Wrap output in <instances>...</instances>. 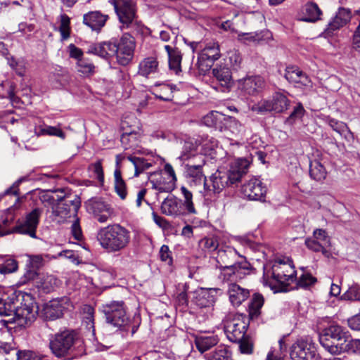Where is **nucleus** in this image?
<instances>
[{
	"mask_svg": "<svg viewBox=\"0 0 360 360\" xmlns=\"http://www.w3.org/2000/svg\"><path fill=\"white\" fill-rule=\"evenodd\" d=\"M249 161L245 158H238L231 163L230 169H219L207 179H205L204 196L208 198L221 193L226 187L240 181L247 172Z\"/></svg>",
	"mask_w": 360,
	"mask_h": 360,
	"instance_id": "f257e3e1",
	"label": "nucleus"
},
{
	"mask_svg": "<svg viewBox=\"0 0 360 360\" xmlns=\"http://www.w3.org/2000/svg\"><path fill=\"white\" fill-rule=\"evenodd\" d=\"M49 347L51 353L58 358H65L81 352L83 340L78 331L63 328L49 337Z\"/></svg>",
	"mask_w": 360,
	"mask_h": 360,
	"instance_id": "f03ea898",
	"label": "nucleus"
},
{
	"mask_svg": "<svg viewBox=\"0 0 360 360\" xmlns=\"http://www.w3.org/2000/svg\"><path fill=\"white\" fill-rule=\"evenodd\" d=\"M97 240L100 245L108 253L125 250L131 241V233L118 224L108 225L98 230Z\"/></svg>",
	"mask_w": 360,
	"mask_h": 360,
	"instance_id": "7ed1b4c3",
	"label": "nucleus"
},
{
	"mask_svg": "<svg viewBox=\"0 0 360 360\" xmlns=\"http://www.w3.org/2000/svg\"><path fill=\"white\" fill-rule=\"evenodd\" d=\"M319 342L331 354H339L347 349L350 336L348 331L335 322L319 328Z\"/></svg>",
	"mask_w": 360,
	"mask_h": 360,
	"instance_id": "20e7f679",
	"label": "nucleus"
},
{
	"mask_svg": "<svg viewBox=\"0 0 360 360\" xmlns=\"http://www.w3.org/2000/svg\"><path fill=\"white\" fill-rule=\"evenodd\" d=\"M264 284L271 289L287 287L296 281V271L290 258L278 259L274 263L271 269L264 273Z\"/></svg>",
	"mask_w": 360,
	"mask_h": 360,
	"instance_id": "39448f33",
	"label": "nucleus"
},
{
	"mask_svg": "<svg viewBox=\"0 0 360 360\" xmlns=\"http://www.w3.org/2000/svg\"><path fill=\"white\" fill-rule=\"evenodd\" d=\"M36 313L32 304L15 307L13 302H6L0 297V316L8 317L5 320L6 323H14L19 327H25L34 321Z\"/></svg>",
	"mask_w": 360,
	"mask_h": 360,
	"instance_id": "423d86ee",
	"label": "nucleus"
},
{
	"mask_svg": "<svg viewBox=\"0 0 360 360\" xmlns=\"http://www.w3.org/2000/svg\"><path fill=\"white\" fill-rule=\"evenodd\" d=\"M42 212V209L39 207L33 209L23 219H19L16 225L11 230H6L0 225V236L17 233L27 235L32 238H37L36 234L37 229L39 226Z\"/></svg>",
	"mask_w": 360,
	"mask_h": 360,
	"instance_id": "0eeeda50",
	"label": "nucleus"
},
{
	"mask_svg": "<svg viewBox=\"0 0 360 360\" xmlns=\"http://www.w3.org/2000/svg\"><path fill=\"white\" fill-rule=\"evenodd\" d=\"M290 103V100L288 98V93L279 91L274 92L268 99L261 100L254 104L252 110L260 114L283 113L289 109Z\"/></svg>",
	"mask_w": 360,
	"mask_h": 360,
	"instance_id": "6e6552de",
	"label": "nucleus"
},
{
	"mask_svg": "<svg viewBox=\"0 0 360 360\" xmlns=\"http://www.w3.org/2000/svg\"><path fill=\"white\" fill-rule=\"evenodd\" d=\"M102 311L108 323L126 330L129 323L123 301H112L102 306Z\"/></svg>",
	"mask_w": 360,
	"mask_h": 360,
	"instance_id": "1a4fd4ad",
	"label": "nucleus"
},
{
	"mask_svg": "<svg viewBox=\"0 0 360 360\" xmlns=\"http://www.w3.org/2000/svg\"><path fill=\"white\" fill-rule=\"evenodd\" d=\"M292 360H321L315 344L310 338L297 340L290 347Z\"/></svg>",
	"mask_w": 360,
	"mask_h": 360,
	"instance_id": "9d476101",
	"label": "nucleus"
},
{
	"mask_svg": "<svg viewBox=\"0 0 360 360\" xmlns=\"http://www.w3.org/2000/svg\"><path fill=\"white\" fill-rule=\"evenodd\" d=\"M136 47L135 39L129 33H124L118 41H115V56L117 63L123 66L133 59Z\"/></svg>",
	"mask_w": 360,
	"mask_h": 360,
	"instance_id": "9b49d317",
	"label": "nucleus"
},
{
	"mask_svg": "<svg viewBox=\"0 0 360 360\" xmlns=\"http://www.w3.org/2000/svg\"><path fill=\"white\" fill-rule=\"evenodd\" d=\"M220 270L219 278L223 282L229 283H236L250 274L251 269L250 264L246 260H241L240 264L229 266H218Z\"/></svg>",
	"mask_w": 360,
	"mask_h": 360,
	"instance_id": "f8f14e48",
	"label": "nucleus"
},
{
	"mask_svg": "<svg viewBox=\"0 0 360 360\" xmlns=\"http://www.w3.org/2000/svg\"><path fill=\"white\" fill-rule=\"evenodd\" d=\"M305 245L309 250L315 252H321L326 258L331 256L330 250L331 246L330 238L324 229H315L313 232V236L305 240Z\"/></svg>",
	"mask_w": 360,
	"mask_h": 360,
	"instance_id": "ddd939ff",
	"label": "nucleus"
},
{
	"mask_svg": "<svg viewBox=\"0 0 360 360\" xmlns=\"http://www.w3.org/2000/svg\"><path fill=\"white\" fill-rule=\"evenodd\" d=\"M122 26H127L137 18L136 3L134 0H109Z\"/></svg>",
	"mask_w": 360,
	"mask_h": 360,
	"instance_id": "4468645a",
	"label": "nucleus"
},
{
	"mask_svg": "<svg viewBox=\"0 0 360 360\" xmlns=\"http://www.w3.org/2000/svg\"><path fill=\"white\" fill-rule=\"evenodd\" d=\"M221 56L219 44L217 41H210L201 50L198 57L197 66L200 73L205 74L213 63Z\"/></svg>",
	"mask_w": 360,
	"mask_h": 360,
	"instance_id": "2eb2a0df",
	"label": "nucleus"
},
{
	"mask_svg": "<svg viewBox=\"0 0 360 360\" xmlns=\"http://www.w3.org/2000/svg\"><path fill=\"white\" fill-rule=\"evenodd\" d=\"M247 328L248 323L239 315L226 319L224 321V333L232 342L241 341L245 336Z\"/></svg>",
	"mask_w": 360,
	"mask_h": 360,
	"instance_id": "dca6fc26",
	"label": "nucleus"
},
{
	"mask_svg": "<svg viewBox=\"0 0 360 360\" xmlns=\"http://www.w3.org/2000/svg\"><path fill=\"white\" fill-rule=\"evenodd\" d=\"M351 11L345 8H340L335 15L329 21L326 28L321 34L324 38L333 37L337 31L346 25L351 20Z\"/></svg>",
	"mask_w": 360,
	"mask_h": 360,
	"instance_id": "f3484780",
	"label": "nucleus"
},
{
	"mask_svg": "<svg viewBox=\"0 0 360 360\" xmlns=\"http://www.w3.org/2000/svg\"><path fill=\"white\" fill-rule=\"evenodd\" d=\"M243 196L250 200L265 201L266 188L257 178H252L245 182L241 188Z\"/></svg>",
	"mask_w": 360,
	"mask_h": 360,
	"instance_id": "a211bd4d",
	"label": "nucleus"
},
{
	"mask_svg": "<svg viewBox=\"0 0 360 360\" xmlns=\"http://www.w3.org/2000/svg\"><path fill=\"white\" fill-rule=\"evenodd\" d=\"M160 210L163 214L172 218H181L189 215L181 203V199L174 195H168L162 202Z\"/></svg>",
	"mask_w": 360,
	"mask_h": 360,
	"instance_id": "6ab92c4d",
	"label": "nucleus"
},
{
	"mask_svg": "<svg viewBox=\"0 0 360 360\" xmlns=\"http://www.w3.org/2000/svg\"><path fill=\"white\" fill-rule=\"evenodd\" d=\"M68 302V297L53 299L46 303L42 309V315L45 319L55 320L60 318Z\"/></svg>",
	"mask_w": 360,
	"mask_h": 360,
	"instance_id": "aec40b11",
	"label": "nucleus"
},
{
	"mask_svg": "<svg viewBox=\"0 0 360 360\" xmlns=\"http://www.w3.org/2000/svg\"><path fill=\"white\" fill-rule=\"evenodd\" d=\"M88 212L92 214L100 223L106 222L112 214V209L101 200H91L86 205Z\"/></svg>",
	"mask_w": 360,
	"mask_h": 360,
	"instance_id": "412c9836",
	"label": "nucleus"
},
{
	"mask_svg": "<svg viewBox=\"0 0 360 360\" xmlns=\"http://www.w3.org/2000/svg\"><path fill=\"white\" fill-rule=\"evenodd\" d=\"M216 259L218 267L240 264L241 260L245 259L233 247L226 246L219 249Z\"/></svg>",
	"mask_w": 360,
	"mask_h": 360,
	"instance_id": "4be33fe9",
	"label": "nucleus"
},
{
	"mask_svg": "<svg viewBox=\"0 0 360 360\" xmlns=\"http://www.w3.org/2000/svg\"><path fill=\"white\" fill-rule=\"evenodd\" d=\"M197 158H198V160L185 165L186 176L195 184L202 182L205 184V179H207V178L203 173L202 167L205 161L202 155L198 156Z\"/></svg>",
	"mask_w": 360,
	"mask_h": 360,
	"instance_id": "5701e85b",
	"label": "nucleus"
},
{
	"mask_svg": "<svg viewBox=\"0 0 360 360\" xmlns=\"http://www.w3.org/2000/svg\"><path fill=\"white\" fill-rule=\"evenodd\" d=\"M160 72L159 61L155 56L141 60L138 67V75L146 78H155Z\"/></svg>",
	"mask_w": 360,
	"mask_h": 360,
	"instance_id": "b1692460",
	"label": "nucleus"
},
{
	"mask_svg": "<svg viewBox=\"0 0 360 360\" xmlns=\"http://www.w3.org/2000/svg\"><path fill=\"white\" fill-rule=\"evenodd\" d=\"M299 15L301 21L316 22L321 19L323 11L316 3L307 1L301 7Z\"/></svg>",
	"mask_w": 360,
	"mask_h": 360,
	"instance_id": "393cba45",
	"label": "nucleus"
},
{
	"mask_svg": "<svg viewBox=\"0 0 360 360\" xmlns=\"http://www.w3.org/2000/svg\"><path fill=\"white\" fill-rule=\"evenodd\" d=\"M59 284L60 281L55 276L50 274H39L35 281V286L38 291L44 294L54 291Z\"/></svg>",
	"mask_w": 360,
	"mask_h": 360,
	"instance_id": "a878e982",
	"label": "nucleus"
},
{
	"mask_svg": "<svg viewBox=\"0 0 360 360\" xmlns=\"http://www.w3.org/2000/svg\"><path fill=\"white\" fill-rule=\"evenodd\" d=\"M264 84L260 76L248 77L240 82V89L248 95H255L262 91Z\"/></svg>",
	"mask_w": 360,
	"mask_h": 360,
	"instance_id": "bb28decb",
	"label": "nucleus"
},
{
	"mask_svg": "<svg viewBox=\"0 0 360 360\" xmlns=\"http://www.w3.org/2000/svg\"><path fill=\"white\" fill-rule=\"evenodd\" d=\"M284 77L290 83L293 84L297 87L307 86L310 82L305 73L294 66L286 68Z\"/></svg>",
	"mask_w": 360,
	"mask_h": 360,
	"instance_id": "cd10ccee",
	"label": "nucleus"
},
{
	"mask_svg": "<svg viewBox=\"0 0 360 360\" xmlns=\"http://www.w3.org/2000/svg\"><path fill=\"white\" fill-rule=\"evenodd\" d=\"M108 19V15H104L100 11H95L84 14L83 16V22L91 27L92 30L100 31L105 25Z\"/></svg>",
	"mask_w": 360,
	"mask_h": 360,
	"instance_id": "c85d7f7f",
	"label": "nucleus"
},
{
	"mask_svg": "<svg viewBox=\"0 0 360 360\" xmlns=\"http://www.w3.org/2000/svg\"><path fill=\"white\" fill-rule=\"evenodd\" d=\"M53 214L58 217V222H63L71 217H76L79 209L74 208L72 203L67 202H56L53 207Z\"/></svg>",
	"mask_w": 360,
	"mask_h": 360,
	"instance_id": "c756f323",
	"label": "nucleus"
},
{
	"mask_svg": "<svg viewBox=\"0 0 360 360\" xmlns=\"http://www.w3.org/2000/svg\"><path fill=\"white\" fill-rule=\"evenodd\" d=\"M228 294L231 304L238 307L247 300L250 295V292L248 289L240 287L236 283H231L229 284Z\"/></svg>",
	"mask_w": 360,
	"mask_h": 360,
	"instance_id": "7c9ffc66",
	"label": "nucleus"
},
{
	"mask_svg": "<svg viewBox=\"0 0 360 360\" xmlns=\"http://www.w3.org/2000/svg\"><path fill=\"white\" fill-rule=\"evenodd\" d=\"M212 75L223 88L221 91L229 89L232 84V76L230 69L225 65H216L212 70Z\"/></svg>",
	"mask_w": 360,
	"mask_h": 360,
	"instance_id": "2f4dec72",
	"label": "nucleus"
},
{
	"mask_svg": "<svg viewBox=\"0 0 360 360\" xmlns=\"http://www.w3.org/2000/svg\"><path fill=\"white\" fill-rule=\"evenodd\" d=\"M149 181L152 185V188L161 193L172 192L176 186L175 183L167 179L165 175H163L161 173L153 174Z\"/></svg>",
	"mask_w": 360,
	"mask_h": 360,
	"instance_id": "473e14b6",
	"label": "nucleus"
},
{
	"mask_svg": "<svg viewBox=\"0 0 360 360\" xmlns=\"http://www.w3.org/2000/svg\"><path fill=\"white\" fill-rule=\"evenodd\" d=\"M115 41L103 42L91 46L89 53H94L103 58H108L115 56Z\"/></svg>",
	"mask_w": 360,
	"mask_h": 360,
	"instance_id": "72a5a7b5",
	"label": "nucleus"
},
{
	"mask_svg": "<svg viewBox=\"0 0 360 360\" xmlns=\"http://www.w3.org/2000/svg\"><path fill=\"white\" fill-rule=\"evenodd\" d=\"M165 49L168 56L169 68L176 74L181 72L182 54L177 48H173L169 45H165Z\"/></svg>",
	"mask_w": 360,
	"mask_h": 360,
	"instance_id": "f704fd0d",
	"label": "nucleus"
},
{
	"mask_svg": "<svg viewBox=\"0 0 360 360\" xmlns=\"http://www.w3.org/2000/svg\"><path fill=\"white\" fill-rule=\"evenodd\" d=\"M264 298L260 293H254L248 305L249 316L251 320H257L262 313Z\"/></svg>",
	"mask_w": 360,
	"mask_h": 360,
	"instance_id": "c9c22d12",
	"label": "nucleus"
},
{
	"mask_svg": "<svg viewBox=\"0 0 360 360\" xmlns=\"http://www.w3.org/2000/svg\"><path fill=\"white\" fill-rule=\"evenodd\" d=\"M219 340V338L217 335H202L195 338V343L199 352L203 353L217 345Z\"/></svg>",
	"mask_w": 360,
	"mask_h": 360,
	"instance_id": "e433bc0d",
	"label": "nucleus"
},
{
	"mask_svg": "<svg viewBox=\"0 0 360 360\" xmlns=\"http://www.w3.org/2000/svg\"><path fill=\"white\" fill-rule=\"evenodd\" d=\"M328 172L325 166L319 160H310L309 162V176L311 179L322 182L326 179Z\"/></svg>",
	"mask_w": 360,
	"mask_h": 360,
	"instance_id": "4c0bfd02",
	"label": "nucleus"
},
{
	"mask_svg": "<svg viewBox=\"0 0 360 360\" xmlns=\"http://www.w3.org/2000/svg\"><path fill=\"white\" fill-rule=\"evenodd\" d=\"M56 198H53L54 201L56 202H67L72 203L74 205V208L79 209L81 205V201L77 195H72L70 191L68 188L58 189L56 191Z\"/></svg>",
	"mask_w": 360,
	"mask_h": 360,
	"instance_id": "58836bf2",
	"label": "nucleus"
},
{
	"mask_svg": "<svg viewBox=\"0 0 360 360\" xmlns=\"http://www.w3.org/2000/svg\"><path fill=\"white\" fill-rule=\"evenodd\" d=\"M193 302L200 308L210 307L214 302V297L210 290L201 289L195 292Z\"/></svg>",
	"mask_w": 360,
	"mask_h": 360,
	"instance_id": "ea45409f",
	"label": "nucleus"
},
{
	"mask_svg": "<svg viewBox=\"0 0 360 360\" xmlns=\"http://www.w3.org/2000/svg\"><path fill=\"white\" fill-rule=\"evenodd\" d=\"M114 188L117 195L125 200L127 196V185L122 176V172L120 168H115L114 171Z\"/></svg>",
	"mask_w": 360,
	"mask_h": 360,
	"instance_id": "a19ab883",
	"label": "nucleus"
},
{
	"mask_svg": "<svg viewBox=\"0 0 360 360\" xmlns=\"http://www.w3.org/2000/svg\"><path fill=\"white\" fill-rule=\"evenodd\" d=\"M34 133L37 136H52L59 137L62 139L65 138V133L61 130L60 127L46 124L35 127Z\"/></svg>",
	"mask_w": 360,
	"mask_h": 360,
	"instance_id": "79ce46f5",
	"label": "nucleus"
},
{
	"mask_svg": "<svg viewBox=\"0 0 360 360\" xmlns=\"http://www.w3.org/2000/svg\"><path fill=\"white\" fill-rule=\"evenodd\" d=\"M127 159L134 165L135 168L134 176H138L141 173L152 167L153 160H147L143 158L134 157L129 155Z\"/></svg>",
	"mask_w": 360,
	"mask_h": 360,
	"instance_id": "37998d69",
	"label": "nucleus"
},
{
	"mask_svg": "<svg viewBox=\"0 0 360 360\" xmlns=\"http://www.w3.org/2000/svg\"><path fill=\"white\" fill-rule=\"evenodd\" d=\"M180 191L184 198L181 203L187 213L190 215L196 214L198 212L194 205L192 192L184 186L180 188Z\"/></svg>",
	"mask_w": 360,
	"mask_h": 360,
	"instance_id": "c03bdc74",
	"label": "nucleus"
},
{
	"mask_svg": "<svg viewBox=\"0 0 360 360\" xmlns=\"http://www.w3.org/2000/svg\"><path fill=\"white\" fill-rule=\"evenodd\" d=\"M201 155L197 153L196 146L191 141H185L182 148L181 154L179 158L182 161L198 160V156Z\"/></svg>",
	"mask_w": 360,
	"mask_h": 360,
	"instance_id": "a18cd8bd",
	"label": "nucleus"
},
{
	"mask_svg": "<svg viewBox=\"0 0 360 360\" xmlns=\"http://www.w3.org/2000/svg\"><path fill=\"white\" fill-rule=\"evenodd\" d=\"M226 119L224 115L217 111H212L203 117L202 122L207 127L221 128L222 121Z\"/></svg>",
	"mask_w": 360,
	"mask_h": 360,
	"instance_id": "49530a36",
	"label": "nucleus"
},
{
	"mask_svg": "<svg viewBox=\"0 0 360 360\" xmlns=\"http://www.w3.org/2000/svg\"><path fill=\"white\" fill-rule=\"evenodd\" d=\"M175 88L169 84H162L159 86L158 88L153 89V94L158 98L165 101H169L173 98V92Z\"/></svg>",
	"mask_w": 360,
	"mask_h": 360,
	"instance_id": "de8ad7c7",
	"label": "nucleus"
},
{
	"mask_svg": "<svg viewBox=\"0 0 360 360\" xmlns=\"http://www.w3.org/2000/svg\"><path fill=\"white\" fill-rule=\"evenodd\" d=\"M2 261L0 266L1 274H11L18 270V263L12 256L4 255Z\"/></svg>",
	"mask_w": 360,
	"mask_h": 360,
	"instance_id": "09e8293b",
	"label": "nucleus"
},
{
	"mask_svg": "<svg viewBox=\"0 0 360 360\" xmlns=\"http://www.w3.org/2000/svg\"><path fill=\"white\" fill-rule=\"evenodd\" d=\"M121 27L124 29H129L131 34L134 38L137 36H143L148 34V29L142 24L140 21H138L136 18H135L129 25L127 26H121Z\"/></svg>",
	"mask_w": 360,
	"mask_h": 360,
	"instance_id": "8fccbe9b",
	"label": "nucleus"
},
{
	"mask_svg": "<svg viewBox=\"0 0 360 360\" xmlns=\"http://www.w3.org/2000/svg\"><path fill=\"white\" fill-rule=\"evenodd\" d=\"M198 245L203 252H212L218 248L219 241L214 236H207L202 238Z\"/></svg>",
	"mask_w": 360,
	"mask_h": 360,
	"instance_id": "3c124183",
	"label": "nucleus"
},
{
	"mask_svg": "<svg viewBox=\"0 0 360 360\" xmlns=\"http://www.w3.org/2000/svg\"><path fill=\"white\" fill-rule=\"evenodd\" d=\"M306 110H304L303 105L301 103H298L296 106L294 107L292 112L285 119V124L288 125H293L297 120H302Z\"/></svg>",
	"mask_w": 360,
	"mask_h": 360,
	"instance_id": "603ef678",
	"label": "nucleus"
},
{
	"mask_svg": "<svg viewBox=\"0 0 360 360\" xmlns=\"http://www.w3.org/2000/svg\"><path fill=\"white\" fill-rule=\"evenodd\" d=\"M83 323L89 330L94 331V309L90 305H84L82 308Z\"/></svg>",
	"mask_w": 360,
	"mask_h": 360,
	"instance_id": "864d4df0",
	"label": "nucleus"
},
{
	"mask_svg": "<svg viewBox=\"0 0 360 360\" xmlns=\"http://www.w3.org/2000/svg\"><path fill=\"white\" fill-rule=\"evenodd\" d=\"M18 351L7 342H0V359L4 360H15Z\"/></svg>",
	"mask_w": 360,
	"mask_h": 360,
	"instance_id": "5fc2aeb1",
	"label": "nucleus"
},
{
	"mask_svg": "<svg viewBox=\"0 0 360 360\" xmlns=\"http://www.w3.org/2000/svg\"><path fill=\"white\" fill-rule=\"evenodd\" d=\"M77 69L84 76H89L94 72L95 66L90 60L82 58L77 62Z\"/></svg>",
	"mask_w": 360,
	"mask_h": 360,
	"instance_id": "6e6d98bb",
	"label": "nucleus"
},
{
	"mask_svg": "<svg viewBox=\"0 0 360 360\" xmlns=\"http://www.w3.org/2000/svg\"><path fill=\"white\" fill-rule=\"evenodd\" d=\"M70 19L66 14L60 15L59 32L61 35L62 40H66L69 38L70 34Z\"/></svg>",
	"mask_w": 360,
	"mask_h": 360,
	"instance_id": "4d7b16f0",
	"label": "nucleus"
},
{
	"mask_svg": "<svg viewBox=\"0 0 360 360\" xmlns=\"http://www.w3.org/2000/svg\"><path fill=\"white\" fill-rule=\"evenodd\" d=\"M121 141L125 150L135 147L138 143V135L134 132L124 133Z\"/></svg>",
	"mask_w": 360,
	"mask_h": 360,
	"instance_id": "13d9d810",
	"label": "nucleus"
},
{
	"mask_svg": "<svg viewBox=\"0 0 360 360\" xmlns=\"http://www.w3.org/2000/svg\"><path fill=\"white\" fill-rule=\"evenodd\" d=\"M297 288H307L316 282V278L311 274L303 273L298 278H296Z\"/></svg>",
	"mask_w": 360,
	"mask_h": 360,
	"instance_id": "bf43d9fd",
	"label": "nucleus"
},
{
	"mask_svg": "<svg viewBox=\"0 0 360 360\" xmlns=\"http://www.w3.org/2000/svg\"><path fill=\"white\" fill-rule=\"evenodd\" d=\"M342 300L349 301H360V285L355 284L342 295Z\"/></svg>",
	"mask_w": 360,
	"mask_h": 360,
	"instance_id": "052dcab7",
	"label": "nucleus"
},
{
	"mask_svg": "<svg viewBox=\"0 0 360 360\" xmlns=\"http://www.w3.org/2000/svg\"><path fill=\"white\" fill-rule=\"evenodd\" d=\"M328 124L334 131H337L341 136H346V134H351L347 125L343 122L330 118L328 120Z\"/></svg>",
	"mask_w": 360,
	"mask_h": 360,
	"instance_id": "680f3d73",
	"label": "nucleus"
},
{
	"mask_svg": "<svg viewBox=\"0 0 360 360\" xmlns=\"http://www.w3.org/2000/svg\"><path fill=\"white\" fill-rule=\"evenodd\" d=\"M229 64L233 70H238L242 64V58L240 53L236 50L230 51L228 53Z\"/></svg>",
	"mask_w": 360,
	"mask_h": 360,
	"instance_id": "e2e57ef3",
	"label": "nucleus"
},
{
	"mask_svg": "<svg viewBox=\"0 0 360 360\" xmlns=\"http://www.w3.org/2000/svg\"><path fill=\"white\" fill-rule=\"evenodd\" d=\"M28 257L27 266L36 271L41 268L45 264L44 256L41 255H30Z\"/></svg>",
	"mask_w": 360,
	"mask_h": 360,
	"instance_id": "0e129e2a",
	"label": "nucleus"
},
{
	"mask_svg": "<svg viewBox=\"0 0 360 360\" xmlns=\"http://www.w3.org/2000/svg\"><path fill=\"white\" fill-rule=\"evenodd\" d=\"M356 14L359 15V19L358 20V25L356 27L352 38V48L360 52V9L356 11Z\"/></svg>",
	"mask_w": 360,
	"mask_h": 360,
	"instance_id": "69168bd1",
	"label": "nucleus"
},
{
	"mask_svg": "<svg viewBox=\"0 0 360 360\" xmlns=\"http://www.w3.org/2000/svg\"><path fill=\"white\" fill-rule=\"evenodd\" d=\"M209 360H231L228 355V351L224 347H218L216 350L212 353Z\"/></svg>",
	"mask_w": 360,
	"mask_h": 360,
	"instance_id": "338daca9",
	"label": "nucleus"
},
{
	"mask_svg": "<svg viewBox=\"0 0 360 360\" xmlns=\"http://www.w3.org/2000/svg\"><path fill=\"white\" fill-rule=\"evenodd\" d=\"M15 360H42V358L31 351L18 352Z\"/></svg>",
	"mask_w": 360,
	"mask_h": 360,
	"instance_id": "774afa93",
	"label": "nucleus"
}]
</instances>
